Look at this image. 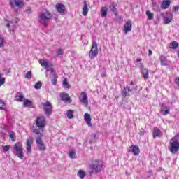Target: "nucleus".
<instances>
[{
    "mask_svg": "<svg viewBox=\"0 0 179 179\" xmlns=\"http://www.w3.org/2000/svg\"><path fill=\"white\" fill-rule=\"evenodd\" d=\"M42 106L46 115L50 116L52 114V105L50 101H48L45 103H43Z\"/></svg>",
    "mask_w": 179,
    "mask_h": 179,
    "instance_id": "6e6552de",
    "label": "nucleus"
},
{
    "mask_svg": "<svg viewBox=\"0 0 179 179\" xmlns=\"http://www.w3.org/2000/svg\"><path fill=\"white\" fill-rule=\"evenodd\" d=\"M159 61L161 62V65L163 66H169V64H167V62H166V56L164 55H161L159 57Z\"/></svg>",
    "mask_w": 179,
    "mask_h": 179,
    "instance_id": "aec40b11",
    "label": "nucleus"
},
{
    "mask_svg": "<svg viewBox=\"0 0 179 179\" xmlns=\"http://www.w3.org/2000/svg\"><path fill=\"white\" fill-rule=\"evenodd\" d=\"M24 104V107H30V108H33V103L31 102V101L29 100V99H24V101L23 103Z\"/></svg>",
    "mask_w": 179,
    "mask_h": 179,
    "instance_id": "393cba45",
    "label": "nucleus"
},
{
    "mask_svg": "<svg viewBox=\"0 0 179 179\" xmlns=\"http://www.w3.org/2000/svg\"><path fill=\"white\" fill-rule=\"evenodd\" d=\"M107 12H108V8L103 6L101 8V17H106L107 16Z\"/></svg>",
    "mask_w": 179,
    "mask_h": 179,
    "instance_id": "4be33fe9",
    "label": "nucleus"
},
{
    "mask_svg": "<svg viewBox=\"0 0 179 179\" xmlns=\"http://www.w3.org/2000/svg\"><path fill=\"white\" fill-rule=\"evenodd\" d=\"M89 13V8H87V3L86 1H84V6L83 8V16H87Z\"/></svg>",
    "mask_w": 179,
    "mask_h": 179,
    "instance_id": "5701e85b",
    "label": "nucleus"
},
{
    "mask_svg": "<svg viewBox=\"0 0 179 179\" xmlns=\"http://www.w3.org/2000/svg\"><path fill=\"white\" fill-rule=\"evenodd\" d=\"M77 176H78V177H80L81 179H83V178H85V176H86V173H85V171H79L77 173Z\"/></svg>",
    "mask_w": 179,
    "mask_h": 179,
    "instance_id": "f704fd0d",
    "label": "nucleus"
},
{
    "mask_svg": "<svg viewBox=\"0 0 179 179\" xmlns=\"http://www.w3.org/2000/svg\"><path fill=\"white\" fill-rule=\"evenodd\" d=\"M171 5V1L170 0H163L162 3H161V8L162 9H169V7Z\"/></svg>",
    "mask_w": 179,
    "mask_h": 179,
    "instance_id": "6ab92c4d",
    "label": "nucleus"
},
{
    "mask_svg": "<svg viewBox=\"0 0 179 179\" xmlns=\"http://www.w3.org/2000/svg\"><path fill=\"white\" fill-rule=\"evenodd\" d=\"M31 145H33V138L29 137L26 141V149L27 155L31 153Z\"/></svg>",
    "mask_w": 179,
    "mask_h": 179,
    "instance_id": "f8f14e48",
    "label": "nucleus"
},
{
    "mask_svg": "<svg viewBox=\"0 0 179 179\" xmlns=\"http://www.w3.org/2000/svg\"><path fill=\"white\" fill-rule=\"evenodd\" d=\"M123 30L125 34H128V33H129V31L132 30V22H131V20H129L125 23Z\"/></svg>",
    "mask_w": 179,
    "mask_h": 179,
    "instance_id": "ddd939ff",
    "label": "nucleus"
},
{
    "mask_svg": "<svg viewBox=\"0 0 179 179\" xmlns=\"http://www.w3.org/2000/svg\"><path fill=\"white\" fill-rule=\"evenodd\" d=\"M63 86L64 87H66V89H71V85L68 83V80L66 78H64L63 80Z\"/></svg>",
    "mask_w": 179,
    "mask_h": 179,
    "instance_id": "72a5a7b5",
    "label": "nucleus"
},
{
    "mask_svg": "<svg viewBox=\"0 0 179 179\" xmlns=\"http://www.w3.org/2000/svg\"><path fill=\"white\" fill-rule=\"evenodd\" d=\"M46 71H50V75H52V73H54V69H52V67L48 66L46 67Z\"/></svg>",
    "mask_w": 179,
    "mask_h": 179,
    "instance_id": "c03bdc74",
    "label": "nucleus"
},
{
    "mask_svg": "<svg viewBox=\"0 0 179 179\" xmlns=\"http://www.w3.org/2000/svg\"><path fill=\"white\" fill-rule=\"evenodd\" d=\"M179 11V6H173V12H178Z\"/></svg>",
    "mask_w": 179,
    "mask_h": 179,
    "instance_id": "de8ad7c7",
    "label": "nucleus"
},
{
    "mask_svg": "<svg viewBox=\"0 0 179 179\" xmlns=\"http://www.w3.org/2000/svg\"><path fill=\"white\" fill-rule=\"evenodd\" d=\"M80 103L84 104V106H87L89 104V101L87 99V94L86 92H83L80 93L79 96Z\"/></svg>",
    "mask_w": 179,
    "mask_h": 179,
    "instance_id": "1a4fd4ad",
    "label": "nucleus"
},
{
    "mask_svg": "<svg viewBox=\"0 0 179 179\" xmlns=\"http://www.w3.org/2000/svg\"><path fill=\"white\" fill-rule=\"evenodd\" d=\"M0 110H6V106L3 100H0Z\"/></svg>",
    "mask_w": 179,
    "mask_h": 179,
    "instance_id": "58836bf2",
    "label": "nucleus"
},
{
    "mask_svg": "<svg viewBox=\"0 0 179 179\" xmlns=\"http://www.w3.org/2000/svg\"><path fill=\"white\" fill-rule=\"evenodd\" d=\"M14 149L16 152H20V150H22V144L20 143H15L14 145Z\"/></svg>",
    "mask_w": 179,
    "mask_h": 179,
    "instance_id": "c85d7f7f",
    "label": "nucleus"
},
{
    "mask_svg": "<svg viewBox=\"0 0 179 179\" xmlns=\"http://www.w3.org/2000/svg\"><path fill=\"white\" fill-rule=\"evenodd\" d=\"M156 6V3H152V6Z\"/></svg>",
    "mask_w": 179,
    "mask_h": 179,
    "instance_id": "4d7b16f0",
    "label": "nucleus"
},
{
    "mask_svg": "<svg viewBox=\"0 0 179 179\" xmlns=\"http://www.w3.org/2000/svg\"><path fill=\"white\" fill-rule=\"evenodd\" d=\"M69 157L70 159H76V152L75 150H72L69 151Z\"/></svg>",
    "mask_w": 179,
    "mask_h": 179,
    "instance_id": "7c9ffc66",
    "label": "nucleus"
},
{
    "mask_svg": "<svg viewBox=\"0 0 179 179\" xmlns=\"http://www.w3.org/2000/svg\"><path fill=\"white\" fill-rule=\"evenodd\" d=\"M169 150L173 155H176L179 150V141L176 138H172L169 142Z\"/></svg>",
    "mask_w": 179,
    "mask_h": 179,
    "instance_id": "39448f33",
    "label": "nucleus"
},
{
    "mask_svg": "<svg viewBox=\"0 0 179 179\" xmlns=\"http://www.w3.org/2000/svg\"><path fill=\"white\" fill-rule=\"evenodd\" d=\"M161 114H162V115H167V114H170V108H167L166 106L162 108Z\"/></svg>",
    "mask_w": 179,
    "mask_h": 179,
    "instance_id": "a878e982",
    "label": "nucleus"
},
{
    "mask_svg": "<svg viewBox=\"0 0 179 179\" xmlns=\"http://www.w3.org/2000/svg\"><path fill=\"white\" fill-rule=\"evenodd\" d=\"M52 78L51 79V83L52 85H54V86H55V85H57V74L52 73Z\"/></svg>",
    "mask_w": 179,
    "mask_h": 179,
    "instance_id": "473e14b6",
    "label": "nucleus"
},
{
    "mask_svg": "<svg viewBox=\"0 0 179 179\" xmlns=\"http://www.w3.org/2000/svg\"><path fill=\"white\" fill-rule=\"evenodd\" d=\"M3 151L6 152H9V149H10V146L9 145H4L2 147Z\"/></svg>",
    "mask_w": 179,
    "mask_h": 179,
    "instance_id": "37998d69",
    "label": "nucleus"
},
{
    "mask_svg": "<svg viewBox=\"0 0 179 179\" xmlns=\"http://www.w3.org/2000/svg\"><path fill=\"white\" fill-rule=\"evenodd\" d=\"M128 152L129 153H134V156H139V153H141V150L139 149V147L138 145H132L129 147Z\"/></svg>",
    "mask_w": 179,
    "mask_h": 179,
    "instance_id": "9d476101",
    "label": "nucleus"
},
{
    "mask_svg": "<svg viewBox=\"0 0 179 179\" xmlns=\"http://www.w3.org/2000/svg\"><path fill=\"white\" fill-rule=\"evenodd\" d=\"M10 73V71H8V73Z\"/></svg>",
    "mask_w": 179,
    "mask_h": 179,
    "instance_id": "052dcab7",
    "label": "nucleus"
},
{
    "mask_svg": "<svg viewBox=\"0 0 179 179\" xmlns=\"http://www.w3.org/2000/svg\"><path fill=\"white\" fill-rule=\"evenodd\" d=\"M11 24H13V21H10Z\"/></svg>",
    "mask_w": 179,
    "mask_h": 179,
    "instance_id": "bf43d9fd",
    "label": "nucleus"
},
{
    "mask_svg": "<svg viewBox=\"0 0 179 179\" xmlns=\"http://www.w3.org/2000/svg\"><path fill=\"white\" fill-rule=\"evenodd\" d=\"M145 15L148 20H153V19H155V14H153V13L150 12V10H147L145 12Z\"/></svg>",
    "mask_w": 179,
    "mask_h": 179,
    "instance_id": "bb28decb",
    "label": "nucleus"
},
{
    "mask_svg": "<svg viewBox=\"0 0 179 179\" xmlns=\"http://www.w3.org/2000/svg\"><path fill=\"white\" fill-rule=\"evenodd\" d=\"M8 135H9V138H10L11 141L13 142V141H15V132L10 131Z\"/></svg>",
    "mask_w": 179,
    "mask_h": 179,
    "instance_id": "79ce46f5",
    "label": "nucleus"
},
{
    "mask_svg": "<svg viewBox=\"0 0 179 179\" xmlns=\"http://www.w3.org/2000/svg\"><path fill=\"white\" fill-rule=\"evenodd\" d=\"M132 87H134V85H130Z\"/></svg>",
    "mask_w": 179,
    "mask_h": 179,
    "instance_id": "13d9d810",
    "label": "nucleus"
},
{
    "mask_svg": "<svg viewBox=\"0 0 179 179\" xmlns=\"http://www.w3.org/2000/svg\"><path fill=\"white\" fill-rule=\"evenodd\" d=\"M62 54H64V49H59L57 50V55H62Z\"/></svg>",
    "mask_w": 179,
    "mask_h": 179,
    "instance_id": "49530a36",
    "label": "nucleus"
},
{
    "mask_svg": "<svg viewBox=\"0 0 179 179\" xmlns=\"http://www.w3.org/2000/svg\"><path fill=\"white\" fill-rule=\"evenodd\" d=\"M39 64L41 65V66H43L44 68H47L48 66V61L47 60H39Z\"/></svg>",
    "mask_w": 179,
    "mask_h": 179,
    "instance_id": "2f4dec72",
    "label": "nucleus"
},
{
    "mask_svg": "<svg viewBox=\"0 0 179 179\" xmlns=\"http://www.w3.org/2000/svg\"><path fill=\"white\" fill-rule=\"evenodd\" d=\"M60 97L62 99V101H64V103H72V100L71 99V97L69 96V94L66 92H63L60 94Z\"/></svg>",
    "mask_w": 179,
    "mask_h": 179,
    "instance_id": "4468645a",
    "label": "nucleus"
},
{
    "mask_svg": "<svg viewBox=\"0 0 179 179\" xmlns=\"http://www.w3.org/2000/svg\"><path fill=\"white\" fill-rule=\"evenodd\" d=\"M93 136H94V139H97V138H98L99 136H97V135H96V134H94Z\"/></svg>",
    "mask_w": 179,
    "mask_h": 179,
    "instance_id": "5fc2aeb1",
    "label": "nucleus"
},
{
    "mask_svg": "<svg viewBox=\"0 0 179 179\" xmlns=\"http://www.w3.org/2000/svg\"><path fill=\"white\" fill-rule=\"evenodd\" d=\"M12 31H15V30L12 29Z\"/></svg>",
    "mask_w": 179,
    "mask_h": 179,
    "instance_id": "680f3d73",
    "label": "nucleus"
},
{
    "mask_svg": "<svg viewBox=\"0 0 179 179\" xmlns=\"http://www.w3.org/2000/svg\"><path fill=\"white\" fill-rule=\"evenodd\" d=\"M160 136H162V131H160L157 127H154L152 131V137L154 139L156 138H160Z\"/></svg>",
    "mask_w": 179,
    "mask_h": 179,
    "instance_id": "f3484780",
    "label": "nucleus"
},
{
    "mask_svg": "<svg viewBox=\"0 0 179 179\" xmlns=\"http://www.w3.org/2000/svg\"><path fill=\"white\" fill-rule=\"evenodd\" d=\"M103 170V161H93L91 165V173H100Z\"/></svg>",
    "mask_w": 179,
    "mask_h": 179,
    "instance_id": "20e7f679",
    "label": "nucleus"
},
{
    "mask_svg": "<svg viewBox=\"0 0 179 179\" xmlns=\"http://www.w3.org/2000/svg\"><path fill=\"white\" fill-rule=\"evenodd\" d=\"M141 61H142V59H141V58L136 59V62H141Z\"/></svg>",
    "mask_w": 179,
    "mask_h": 179,
    "instance_id": "603ef678",
    "label": "nucleus"
},
{
    "mask_svg": "<svg viewBox=\"0 0 179 179\" xmlns=\"http://www.w3.org/2000/svg\"><path fill=\"white\" fill-rule=\"evenodd\" d=\"M130 85H134V87H131L127 86L124 87L122 92V97H129V96H131V94H129V92H132L134 90H138V85H136V83H135V82L131 81Z\"/></svg>",
    "mask_w": 179,
    "mask_h": 179,
    "instance_id": "423d86ee",
    "label": "nucleus"
},
{
    "mask_svg": "<svg viewBox=\"0 0 179 179\" xmlns=\"http://www.w3.org/2000/svg\"><path fill=\"white\" fill-rule=\"evenodd\" d=\"M5 38L2 36V35H0V48H3L5 47Z\"/></svg>",
    "mask_w": 179,
    "mask_h": 179,
    "instance_id": "c756f323",
    "label": "nucleus"
},
{
    "mask_svg": "<svg viewBox=\"0 0 179 179\" xmlns=\"http://www.w3.org/2000/svg\"><path fill=\"white\" fill-rule=\"evenodd\" d=\"M24 96H23V93L22 92H17V96H15V101H24Z\"/></svg>",
    "mask_w": 179,
    "mask_h": 179,
    "instance_id": "412c9836",
    "label": "nucleus"
},
{
    "mask_svg": "<svg viewBox=\"0 0 179 179\" xmlns=\"http://www.w3.org/2000/svg\"><path fill=\"white\" fill-rule=\"evenodd\" d=\"M10 27V22H8L6 24V27Z\"/></svg>",
    "mask_w": 179,
    "mask_h": 179,
    "instance_id": "864d4df0",
    "label": "nucleus"
},
{
    "mask_svg": "<svg viewBox=\"0 0 179 179\" xmlns=\"http://www.w3.org/2000/svg\"><path fill=\"white\" fill-rule=\"evenodd\" d=\"M84 120L88 124V127H90V115L87 113H85Z\"/></svg>",
    "mask_w": 179,
    "mask_h": 179,
    "instance_id": "cd10ccee",
    "label": "nucleus"
},
{
    "mask_svg": "<svg viewBox=\"0 0 179 179\" xmlns=\"http://www.w3.org/2000/svg\"><path fill=\"white\" fill-rule=\"evenodd\" d=\"M35 136L36 137V143L38 145L39 150H45V145L43 143L41 138L44 136L42 133H39L38 131H35Z\"/></svg>",
    "mask_w": 179,
    "mask_h": 179,
    "instance_id": "0eeeda50",
    "label": "nucleus"
},
{
    "mask_svg": "<svg viewBox=\"0 0 179 179\" xmlns=\"http://www.w3.org/2000/svg\"><path fill=\"white\" fill-rule=\"evenodd\" d=\"M17 152V156L19 157V159H23V151L21 150L20 151H16Z\"/></svg>",
    "mask_w": 179,
    "mask_h": 179,
    "instance_id": "a19ab883",
    "label": "nucleus"
},
{
    "mask_svg": "<svg viewBox=\"0 0 179 179\" xmlns=\"http://www.w3.org/2000/svg\"><path fill=\"white\" fill-rule=\"evenodd\" d=\"M169 48H171V50H176L178 48V43L176 41L171 42L169 44Z\"/></svg>",
    "mask_w": 179,
    "mask_h": 179,
    "instance_id": "b1692460",
    "label": "nucleus"
},
{
    "mask_svg": "<svg viewBox=\"0 0 179 179\" xmlns=\"http://www.w3.org/2000/svg\"><path fill=\"white\" fill-rule=\"evenodd\" d=\"M27 12L28 13H30L31 10H30L29 9H28V10H27Z\"/></svg>",
    "mask_w": 179,
    "mask_h": 179,
    "instance_id": "6e6d98bb",
    "label": "nucleus"
},
{
    "mask_svg": "<svg viewBox=\"0 0 179 179\" xmlns=\"http://www.w3.org/2000/svg\"><path fill=\"white\" fill-rule=\"evenodd\" d=\"M33 74H31V71H28L26 73L25 76H24V78L25 79H30L31 78H32Z\"/></svg>",
    "mask_w": 179,
    "mask_h": 179,
    "instance_id": "ea45409f",
    "label": "nucleus"
},
{
    "mask_svg": "<svg viewBox=\"0 0 179 179\" xmlns=\"http://www.w3.org/2000/svg\"><path fill=\"white\" fill-rule=\"evenodd\" d=\"M51 19H52V14L48 10L41 12L38 15V23L45 27L48 26V23H50Z\"/></svg>",
    "mask_w": 179,
    "mask_h": 179,
    "instance_id": "f03ea898",
    "label": "nucleus"
},
{
    "mask_svg": "<svg viewBox=\"0 0 179 179\" xmlns=\"http://www.w3.org/2000/svg\"><path fill=\"white\" fill-rule=\"evenodd\" d=\"M42 86H43V83L41 81H38L35 84L34 89H36V90L41 89Z\"/></svg>",
    "mask_w": 179,
    "mask_h": 179,
    "instance_id": "4c0bfd02",
    "label": "nucleus"
},
{
    "mask_svg": "<svg viewBox=\"0 0 179 179\" xmlns=\"http://www.w3.org/2000/svg\"><path fill=\"white\" fill-rule=\"evenodd\" d=\"M10 5L15 13H19V9L17 8L21 9V8H23L26 5V3H24V0H10ZM15 5L17 8H15Z\"/></svg>",
    "mask_w": 179,
    "mask_h": 179,
    "instance_id": "7ed1b4c3",
    "label": "nucleus"
},
{
    "mask_svg": "<svg viewBox=\"0 0 179 179\" xmlns=\"http://www.w3.org/2000/svg\"><path fill=\"white\" fill-rule=\"evenodd\" d=\"M118 5L117 4V3L114 2L112 3L111 5L109 6V9L111 10V12H113L116 16L117 15H118V10L117 9V6Z\"/></svg>",
    "mask_w": 179,
    "mask_h": 179,
    "instance_id": "a211bd4d",
    "label": "nucleus"
},
{
    "mask_svg": "<svg viewBox=\"0 0 179 179\" xmlns=\"http://www.w3.org/2000/svg\"><path fill=\"white\" fill-rule=\"evenodd\" d=\"M102 78H106L107 76V73L106 72L101 73Z\"/></svg>",
    "mask_w": 179,
    "mask_h": 179,
    "instance_id": "09e8293b",
    "label": "nucleus"
},
{
    "mask_svg": "<svg viewBox=\"0 0 179 179\" xmlns=\"http://www.w3.org/2000/svg\"><path fill=\"white\" fill-rule=\"evenodd\" d=\"M140 68L144 79H149V70H148L146 68H144L143 64H141Z\"/></svg>",
    "mask_w": 179,
    "mask_h": 179,
    "instance_id": "dca6fc26",
    "label": "nucleus"
},
{
    "mask_svg": "<svg viewBox=\"0 0 179 179\" xmlns=\"http://www.w3.org/2000/svg\"><path fill=\"white\" fill-rule=\"evenodd\" d=\"M5 83V78H2V75L0 74V86H2Z\"/></svg>",
    "mask_w": 179,
    "mask_h": 179,
    "instance_id": "a18cd8bd",
    "label": "nucleus"
},
{
    "mask_svg": "<svg viewBox=\"0 0 179 179\" xmlns=\"http://www.w3.org/2000/svg\"><path fill=\"white\" fill-rule=\"evenodd\" d=\"M152 54H153V52H152L151 50H148V55H149V57H150V55H152Z\"/></svg>",
    "mask_w": 179,
    "mask_h": 179,
    "instance_id": "8fccbe9b",
    "label": "nucleus"
},
{
    "mask_svg": "<svg viewBox=\"0 0 179 179\" xmlns=\"http://www.w3.org/2000/svg\"><path fill=\"white\" fill-rule=\"evenodd\" d=\"M98 54L99 49L97 48V43L96 42H93L91 48V58H94L95 57H97Z\"/></svg>",
    "mask_w": 179,
    "mask_h": 179,
    "instance_id": "9b49d317",
    "label": "nucleus"
},
{
    "mask_svg": "<svg viewBox=\"0 0 179 179\" xmlns=\"http://www.w3.org/2000/svg\"><path fill=\"white\" fill-rule=\"evenodd\" d=\"M18 22H19L18 18H15V24H17Z\"/></svg>",
    "mask_w": 179,
    "mask_h": 179,
    "instance_id": "3c124183",
    "label": "nucleus"
},
{
    "mask_svg": "<svg viewBox=\"0 0 179 179\" xmlns=\"http://www.w3.org/2000/svg\"><path fill=\"white\" fill-rule=\"evenodd\" d=\"M56 10L59 13L64 15L65 13V5L62 3H57L55 5Z\"/></svg>",
    "mask_w": 179,
    "mask_h": 179,
    "instance_id": "2eb2a0df",
    "label": "nucleus"
},
{
    "mask_svg": "<svg viewBox=\"0 0 179 179\" xmlns=\"http://www.w3.org/2000/svg\"><path fill=\"white\" fill-rule=\"evenodd\" d=\"M89 56L90 57V52L89 53Z\"/></svg>",
    "mask_w": 179,
    "mask_h": 179,
    "instance_id": "e2e57ef3",
    "label": "nucleus"
},
{
    "mask_svg": "<svg viewBox=\"0 0 179 179\" xmlns=\"http://www.w3.org/2000/svg\"><path fill=\"white\" fill-rule=\"evenodd\" d=\"M66 115L69 120H71V118H73V110H69L66 113Z\"/></svg>",
    "mask_w": 179,
    "mask_h": 179,
    "instance_id": "c9c22d12",
    "label": "nucleus"
},
{
    "mask_svg": "<svg viewBox=\"0 0 179 179\" xmlns=\"http://www.w3.org/2000/svg\"><path fill=\"white\" fill-rule=\"evenodd\" d=\"M172 20H173V19H171L169 17H165L164 18V24H169V23H171Z\"/></svg>",
    "mask_w": 179,
    "mask_h": 179,
    "instance_id": "e433bc0d",
    "label": "nucleus"
},
{
    "mask_svg": "<svg viewBox=\"0 0 179 179\" xmlns=\"http://www.w3.org/2000/svg\"><path fill=\"white\" fill-rule=\"evenodd\" d=\"M35 124L33 126V133L36 135V131H38L39 134L44 135L43 129L45 127V117L44 115H40L35 120Z\"/></svg>",
    "mask_w": 179,
    "mask_h": 179,
    "instance_id": "f257e3e1",
    "label": "nucleus"
}]
</instances>
